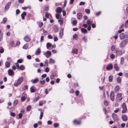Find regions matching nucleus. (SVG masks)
Returning <instances> with one entry per match:
<instances>
[{"instance_id":"obj_1","label":"nucleus","mask_w":128,"mask_h":128,"mask_svg":"<svg viewBox=\"0 0 128 128\" xmlns=\"http://www.w3.org/2000/svg\"><path fill=\"white\" fill-rule=\"evenodd\" d=\"M126 38L124 40L122 41L120 44V46L121 48H124L126 43L128 42V36L126 35Z\"/></svg>"},{"instance_id":"obj_2","label":"nucleus","mask_w":128,"mask_h":128,"mask_svg":"<svg viewBox=\"0 0 128 128\" xmlns=\"http://www.w3.org/2000/svg\"><path fill=\"white\" fill-rule=\"evenodd\" d=\"M125 50H122L120 49H116L115 51L116 56V57L120 56L124 54Z\"/></svg>"},{"instance_id":"obj_3","label":"nucleus","mask_w":128,"mask_h":128,"mask_svg":"<svg viewBox=\"0 0 128 128\" xmlns=\"http://www.w3.org/2000/svg\"><path fill=\"white\" fill-rule=\"evenodd\" d=\"M23 80V78L22 77H20L18 79L16 83V84H14V86H18V85H19L21 83Z\"/></svg>"},{"instance_id":"obj_4","label":"nucleus","mask_w":128,"mask_h":128,"mask_svg":"<svg viewBox=\"0 0 128 128\" xmlns=\"http://www.w3.org/2000/svg\"><path fill=\"white\" fill-rule=\"evenodd\" d=\"M44 54L45 55L47 58H49L51 56V52L49 50H47L46 52H44Z\"/></svg>"},{"instance_id":"obj_5","label":"nucleus","mask_w":128,"mask_h":128,"mask_svg":"<svg viewBox=\"0 0 128 128\" xmlns=\"http://www.w3.org/2000/svg\"><path fill=\"white\" fill-rule=\"evenodd\" d=\"M122 108L123 109V110L122 112V113H125L126 112L127 110V108L126 104L125 103H124L123 104L122 106Z\"/></svg>"},{"instance_id":"obj_6","label":"nucleus","mask_w":128,"mask_h":128,"mask_svg":"<svg viewBox=\"0 0 128 128\" xmlns=\"http://www.w3.org/2000/svg\"><path fill=\"white\" fill-rule=\"evenodd\" d=\"M11 4V2H8L4 8V10L7 11L9 8Z\"/></svg>"},{"instance_id":"obj_7","label":"nucleus","mask_w":128,"mask_h":128,"mask_svg":"<svg viewBox=\"0 0 128 128\" xmlns=\"http://www.w3.org/2000/svg\"><path fill=\"white\" fill-rule=\"evenodd\" d=\"M110 100L112 101H113L114 99V92L113 91H112L110 94Z\"/></svg>"},{"instance_id":"obj_8","label":"nucleus","mask_w":128,"mask_h":128,"mask_svg":"<svg viewBox=\"0 0 128 128\" xmlns=\"http://www.w3.org/2000/svg\"><path fill=\"white\" fill-rule=\"evenodd\" d=\"M122 95L121 93H118L117 95L116 98L118 99V101H120L122 100Z\"/></svg>"},{"instance_id":"obj_9","label":"nucleus","mask_w":128,"mask_h":128,"mask_svg":"<svg viewBox=\"0 0 128 128\" xmlns=\"http://www.w3.org/2000/svg\"><path fill=\"white\" fill-rule=\"evenodd\" d=\"M112 116L113 119L115 120H118V118L117 115L113 113L112 114Z\"/></svg>"},{"instance_id":"obj_10","label":"nucleus","mask_w":128,"mask_h":128,"mask_svg":"<svg viewBox=\"0 0 128 128\" xmlns=\"http://www.w3.org/2000/svg\"><path fill=\"white\" fill-rule=\"evenodd\" d=\"M122 117L123 120L124 121H126L127 120V116L126 115H122Z\"/></svg>"},{"instance_id":"obj_11","label":"nucleus","mask_w":128,"mask_h":128,"mask_svg":"<svg viewBox=\"0 0 128 128\" xmlns=\"http://www.w3.org/2000/svg\"><path fill=\"white\" fill-rule=\"evenodd\" d=\"M62 9L60 7H58L56 10V12L58 13H60L62 12Z\"/></svg>"},{"instance_id":"obj_12","label":"nucleus","mask_w":128,"mask_h":128,"mask_svg":"<svg viewBox=\"0 0 128 128\" xmlns=\"http://www.w3.org/2000/svg\"><path fill=\"white\" fill-rule=\"evenodd\" d=\"M126 35H125L123 33H121L120 35V39L122 40L124 38H126Z\"/></svg>"},{"instance_id":"obj_13","label":"nucleus","mask_w":128,"mask_h":128,"mask_svg":"<svg viewBox=\"0 0 128 128\" xmlns=\"http://www.w3.org/2000/svg\"><path fill=\"white\" fill-rule=\"evenodd\" d=\"M112 67L113 66L112 64H110L107 65L106 67V69L108 70H109L112 69Z\"/></svg>"},{"instance_id":"obj_14","label":"nucleus","mask_w":128,"mask_h":128,"mask_svg":"<svg viewBox=\"0 0 128 128\" xmlns=\"http://www.w3.org/2000/svg\"><path fill=\"white\" fill-rule=\"evenodd\" d=\"M8 72L9 76H11L14 74V72L11 69H10L8 70Z\"/></svg>"},{"instance_id":"obj_15","label":"nucleus","mask_w":128,"mask_h":128,"mask_svg":"<svg viewBox=\"0 0 128 128\" xmlns=\"http://www.w3.org/2000/svg\"><path fill=\"white\" fill-rule=\"evenodd\" d=\"M64 29L63 28H61L60 32L59 33V36L60 38H61L63 34Z\"/></svg>"},{"instance_id":"obj_16","label":"nucleus","mask_w":128,"mask_h":128,"mask_svg":"<svg viewBox=\"0 0 128 128\" xmlns=\"http://www.w3.org/2000/svg\"><path fill=\"white\" fill-rule=\"evenodd\" d=\"M24 40L26 42H28L30 40V38L28 36H25L24 38Z\"/></svg>"},{"instance_id":"obj_17","label":"nucleus","mask_w":128,"mask_h":128,"mask_svg":"<svg viewBox=\"0 0 128 128\" xmlns=\"http://www.w3.org/2000/svg\"><path fill=\"white\" fill-rule=\"evenodd\" d=\"M77 18L78 19L80 20L82 18V15L81 13H79L77 15Z\"/></svg>"},{"instance_id":"obj_18","label":"nucleus","mask_w":128,"mask_h":128,"mask_svg":"<svg viewBox=\"0 0 128 128\" xmlns=\"http://www.w3.org/2000/svg\"><path fill=\"white\" fill-rule=\"evenodd\" d=\"M56 76V73L55 72H53L52 74L50 76V78L52 80L54 76Z\"/></svg>"},{"instance_id":"obj_19","label":"nucleus","mask_w":128,"mask_h":128,"mask_svg":"<svg viewBox=\"0 0 128 128\" xmlns=\"http://www.w3.org/2000/svg\"><path fill=\"white\" fill-rule=\"evenodd\" d=\"M40 52V48H38L36 51L35 54L36 55H38Z\"/></svg>"},{"instance_id":"obj_20","label":"nucleus","mask_w":128,"mask_h":128,"mask_svg":"<svg viewBox=\"0 0 128 128\" xmlns=\"http://www.w3.org/2000/svg\"><path fill=\"white\" fill-rule=\"evenodd\" d=\"M30 90L31 92H34L36 90V88L34 86H32L30 88Z\"/></svg>"},{"instance_id":"obj_21","label":"nucleus","mask_w":128,"mask_h":128,"mask_svg":"<svg viewBox=\"0 0 128 128\" xmlns=\"http://www.w3.org/2000/svg\"><path fill=\"white\" fill-rule=\"evenodd\" d=\"M26 13L25 12H23L21 14V16L22 20L24 19V16H26Z\"/></svg>"},{"instance_id":"obj_22","label":"nucleus","mask_w":128,"mask_h":128,"mask_svg":"<svg viewBox=\"0 0 128 128\" xmlns=\"http://www.w3.org/2000/svg\"><path fill=\"white\" fill-rule=\"evenodd\" d=\"M38 79L36 78L34 80H31V82L32 83H36L38 82Z\"/></svg>"},{"instance_id":"obj_23","label":"nucleus","mask_w":128,"mask_h":128,"mask_svg":"<svg viewBox=\"0 0 128 128\" xmlns=\"http://www.w3.org/2000/svg\"><path fill=\"white\" fill-rule=\"evenodd\" d=\"M46 102V101L44 100H42V101H40L39 102V106H42L43 104L45 103Z\"/></svg>"},{"instance_id":"obj_24","label":"nucleus","mask_w":128,"mask_h":128,"mask_svg":"<svg viewBox=\"0 0 128 128\" xmlns=\"http://www.w3.org/2000/svg\"><path fill=\"white\" fill-rule=\"evenodd\" d=\"M49 62L50 64H51L52 63H54L55 61V60H54L52 58H51L49 59Z\"/></svg>"},{"instance_id":"obj_25","label":"nucleus","mask_w":128,"mask_h":128,"mask_svg":"<svg viewBox=\"0 0 128 128\" xmlns=\"http://www.w3.org/2000/svg\"><path fill=\"white\" fill-rule=\"evenodd\" d=\"M114 68L117 71H118L119 70V67H118V64H115L114 66Z\"/></svg>"},{"instance_id":"obj_26","label":"nucleus","mask_w":128,"mask_h":128,"mask_svg":"<svg viewBox=\"0 0 128 128\" xmlns=\"http://www.w3.org/2000/svg\"><path fill=\"white\" fill-rule=\"evenodd\" d=\"M81 31L84 34H86L87 33V31L86 29L82 28L81 29Z\"/></svg>"},{"instance_id":"obj_27","label":"nucleus","mask_w":128,"mask_h":128,"mask_svg":"<svg viewBox=\"0 0 128 128\" xmlns=\"http://www.w3.org/2000/svg\"><path fill=\"white\" fill-rule=\"evenodd\" d=\"M72 52L73 54H77L78 52V50L76 48H74L72 50Z\"/></svg>"},{"instance_id":"obj_28","label":"nucleus","mask_w":128,"mask_h":128,"mask_svg":"<svg viewBox=\"0 0 128 128\" xmlns=\"http://www.w3.org/2000/svg\"><path fill=\"white\" fill-rule=\"evenodd\" d=\"M52 44L50 42H48L46 44V48L47 49H49V48L52 46Z\"/></svg>"},{"instance_id":"obj_29","label":"nucleus","mask_w":128,"mask_h":128,"mask_svg":"<svg viewBox=\"0 0 128 128\" xmlns=\"http://www.w3.org/2000/svg\"><path fill=\"white\" fill-rule=\"evenodd\" d=\"M86 23L88 26H91L92 24V22L89 20H88L87 21Z\"/></svg>"},{"instance_id":"obj_30","label":"nucleus","mask_w":128,"mask_h":128,"mask_svg":"<svg viewBox=\"0 0 128 128\" xmlns=\"http://www.w3.org/2000/svg\"><path fill=\"white\" fill-rule=\"evenodd\" d=\"M73 38L74 40H76L78 38V36L76 34H74L73 37Z\"/></svg>"},{"instance_id":"obj_31","label":"nucleus","mask_w":128,"mask_h":128,"mask_svg":"<svg viewBox=\"0 0 128 128\" xmlns=\"http://www.w3.org/2000/svg\"><path fill=\"white\" fill-rule=\"evenodd\" d=\"M7 21V18H3L2 22H1L2 24H5Z\"/></svg>"},{"instance_id":"obj_32","label":"nucleus","mask_w":128,"mask_h":128,"mask_svg":"<svg viewBox=\"0 0 128 128\" xmlns=\"http://www.w3.org/2000/svg\"><path fill=\"white\" fill-rule=\"evenodd\" d=\"M113 77L112 75L108 77V80L109 82H111L112 81Z\"/></svg>"},{"instance_id":"obj_33","label":"nucleus","mask_w":128,"mask_h":128,"mask_svg":"<svg viewBox=\"0 0 128 128\" xmlns=\"http://www.w3.org/2000/svg\"><path fill=\"white\" fill-rule=\"evenodd\" d=\"M46 82V81L44 80H43V79L42 78L40 80V83L42 84H44Z\"/></svg>"},{"instance_id":"obj_34","label":"nucleus","mask_w":128,"mask_h":128,"mask_svg":"<svg viewBox=\"0 0 128 128\" xmlns=\"http://www.w3.org/2000/svg\"><path fill=\"white\" fill-rule=\"evenodd\" d=\"M19 68L21 70H24L25 67L23 65H21L19 67Z\"/></svg>"},{"instance_id":"obj_35","label":"nucleus","mask_w":128,"mask_h":128,"mask_svg":"<svg viewBox=\"0 0 128 128\" xmlns=\"http://www.w3.org/2000/svg\"><path fill=\"white\" fill-rule=\"evenodd\" d=\"M124 58L122 57L121 58V60H120V64H122L124 62Z\"/></svg>"},{"instance_id":"obj_36","label":"nucleus","mask_w":128,"mask_h":128,"mask_svg":"<svg viewBox=\"0 0 128 128\" xmlns=\"http://www.w3.org/2000/svg\"><path fill=\"white\" fill-rule=\"evenodd\" d=\"M5 66L7 68H9L10 66V63L9 62H6L5 63Z\"/></svg>"},{"instance_id":"obj_37","label":"nucleus","mask_w":128,"mask_h":128,"mask_svg":"<svg viewBox=\"0 0 128 128\" xmlns=\"http://www.w3.org/2000/svg\"><path fill=\"white\" fill-rule=\"evenodd\" d=\"M18 102V100H14L13 103V105L14 106H15L17 104Z\"/></svg>"},{"instance_id":"obj_38","label":"nucleus","mask_w":128,"mask_h":128,"mask_svg":"<svg viewBox=\"0 0 128 128\" xmlns=\"http://www.w3.org/2000/svg\"><path fill=\"white\" fill-rule=\"evenodd\" d=\"M39 96H38L37 97L35 98L33 100L34 102H35L39 99Z\"/></svg>"},{"instance_id":"obj_39","label":"nucleus","mask_w":128,"mask_h":128,"mask_svg":"<svg viewBox=\"0 0 128 128\" xmlns=\"http://www.w3.org/2000/svg\"><path fill=\"white\" fill-rule=\"evenodd\" d=\"M28 44H26L23 46V48L24 49H26L28 47Z\"/></svg>"},{"instance_id":"obj_40","label":"nucleus","mask_w":128,"mask_h":128,"mask_svg":"<svg viewBox=\"0 0 128 128\" xmlns=\"http://www.w3.org/2000/svg\"><path fill=\"white\" fill-rule=\"evenodd\" d=\"M119 90V87L118 86H116L115 88V92H117Z\"/></svg>"},{"instance_id":"obj_41","label":"nucleus","mask_w":128,"mask_h":128,"mask_svg":"<svg viewBox=\"0 0 128 128\" xmlns=\"http://www.w3.org/2000/svg\"><path fill=\"white\" fill-rule=\"evenodd\" d=\"M117 80L118 82L119 83H120L121 80V78L120 77H118L117 78Z\"/></svg>"},{"instance_id":"obj_42","label":"nucleus","mask_w":128,"mask_h":128,"mask_svg":"<svg viewBox=\"0 0 128 128\" xmlns=\"http://www.w3.org/2000/svg\"><path fill=\"white\" fill-rule=\"evenodd\" d=\"M85 11L88 14H89L90 12V10L88 9H86L85 10Z\"/></svg>"},{"instance_id":"obj_43","label":"nucleus","mask_w":128,"mask_h":128,"mask_svg":"<svg viewBox=\"0 0 128 128\" xmlns=\"http://www.w3.org/2000/svg\"><path fill=\"white\" fill-rule=\"evenodd\" d=\"M73 122L74 123L76 122L77 124H80V121H77L76 120H74Z\"/></svg>"},{"instance_id":"obj_44","label":"nucleus","mask_w":128,"mask_h":128,"mask_svg":"<svg viewBox=\"0 0 128 128\" xmlns=\"http://www.w3.org/2000/svg\"><path fill=\"white\" fill-rule=\"evenodd\" d=\"M44 66H47L48 65V61L46 59L44 62Z\"/></svg>"},{"instance_id":"obj_45","label":"nucleus","mask_w":128,"mask_h":128,"mask_svg":"<svg viewBox=\"0 0 128 128\" xmlns=\"http://www.w3.org/2000/svg\"><path fill=\"white\" fill-rule=\"evenodd\" d=\"M58 21L59 22L60 24V25H62L63 24V19H62L59 20Z\"/></svg>"},{"instance_id":"obj_46","label":"nucleus","mask_w":128,"mask_h":128,"mask_svg":"<svg viewBox=\"0 0 128 128\" xmlns=\"http://www.w3.org/2000/svg\"><path fill=\"white\" fill-rule=\"evenodd\" d=\"M115 48V46L114 45H113L111 48V50L112 51H113L114 50Z\"/></svg>"},{"instance_id":"obj_47","label":"nucleus","mask_w":128,"mask_h":128,"mask_svg":"<svg viewBox=\"0 0 128 128\" xmlns=\"http://www.w3.org/2000/svg\"><path fill=\"white\" fill-rule=\"evenodd\" d=\"M31 108V106L30 105H29L27 107L26 109V110L27 111H29Z\"/></svg>"},{"instance_id":"obj_48","label":"nucleus","mask_w":128,"mask_h":128,"mask_svg":"<svg viewBox=\"0 0 128 128\" xmlns=\"http://www.w3.org/2000/svg\"><path fill=\"white\" fill-rule=\"evenodd\" d=\"M83 40L84 41V42H86L87 41V38H86L85 36H84L82 38Z\"/></svg>"},{"instance_id":"obj_49","label":"nucleus","mask_w":128,"mask_h":128,"mask_svg":"<svg viewBox=\"0 0 128 128\" xmlns=\"http://www.w3.org/2000/svg\"><path fill=\"white\" fill-rule=\"evenodd\" d=\"M125 25L126 27H128V20L126 22Z\"/></svg>"},{"instance_id":"obj_50","label":"nucleus","mask_w":128,"mask_h":128,"mask_svg":"<svg viewBox=\"0 0 128 128\" xmlns=\"http://www.w3.org/2000/svg\"><path fill=\"white\" fill-rule=\"evenodd\" d=\"M43 112H41L40 117V119H42L43 116Z\"/></svg>"},{"instance_id":"obj_51","label":"nucleus","mask_w":128,"mask_h":128,"mask_svg":"<svg viewBox=\"0 0 128 128\" xmlns=\"http://www.w3.org/2000/svg\"><path fill=\"white\" fill-rule=\"evenodd\" d=\"M110 57L111 59H113L115 57V56L114 54H112L110 56Z\"/></svg>"},{"instance_id":"obj_52","label":"nucleus","mask_w":128,"mask_h":128,"mask_svg":"<svg viewBox=\"0 0 128 128\" xmlns=\"http://www.w3.org/2000/svg\"><path fill=\"white\" fill-rule=\"evenodd\" d=\"M4 50L3 48L0 47V53H2L4 52Z\"/></svg>"},{"instance_id":"obj_53","label":"nucleus","mask_w":128,"mask_h":128,"mask_svg":"<svg viewBox=\"0 0 128 128\" xmlns=\"http://www.w3.org/2000/svg\"><path fill=\"white\" fill-rule=\"evenodd\" d=\"M104 104L106 106H107L108 105V102L106 100H105L104 102Z\"/></svg>"},{"instance_id":"obj_54","label":"nucleus","mask_w":128,"mask_h":128,"mask_svg":"<svg viewBox=\"0 0 128 128\" xmlns=\"http://www.w3.org/2000/svg\"><path fill=\"white\" fill-rule=\"evenodd\" d=\"M47 74H44L42 75L41 76V77L42 78H45L47 76Z\"/></svg>"},{"instance_id":"obj_55","label":"nucleus","mask_w":128,"mask_h":128,"mask_svg":"<svg viewBox=\"0 0 128 128\" xmlns=\"http://www.w3.org/2000/svg\"><path fill=\"white\" fill-rule=\"evenodd\" d=\"M23 61V60L22 59L18 60H17V62L19 63H22Z\"/></svg>"},{"instance_id":"obj_56","label":"nucleus","mask_w":128,"mask_h":128,"mask_svg":"<svg viewBox=\"0 0 128 128\" xmlns=\"http://www.w3.org/2000/svg\"><path fill=\"white\" fill-rule=\"evenodd\" d=\"M85 4V3L84 2H80L79 5L80 6H81V5H84Z\"/></svg>"},{"instance_id":"obj_57","label":"nucleus","mask_w":128,"mask_h":128,"mask_svg":"<svg viewBox=\"0 0 128 128\" xmlns=\"http://www.w3.org/2000/svg\"><path fill=\"white\" fill-rule=\"evenodd\" d=\"M60 15L58 14H56V17L57 19H58L60 17Z\"/></svg>"},{"instance_id":"obj_58","label":"nucleus","mask_w":128,"mask_h":128,"mask_svg":"<svg viewBox=\"0 0 128 128\" xmlns=\"http://www.w3.org/2000/svg\"><path fill=\"white\" fill-rule=\"evenodd\" d=\"M77 21L76 20H74L72 21V24L74 25H76L77 24Z\"/></svg>"},{"instance_id":"obj_59","label":"nucleus","mask_w":128,"mask_h":128,"mask_svg":"<svg viewBox=\"0 0 128 128\" xmlns=\"http://www.w3.org/2000/svg\"><path fill=\"white\" fill-rule=\"evenodd\" d=\"M38 25L39 27H41L43 25V23L41 22H39L38 24Z\"/></svg>"},{"instance_id":"obj_60","label":"nucleus","mask_w":128,"mask_h":128,"mask_svg":"<svg viewBox=\"0 0 128 128\" xmlns=\"http://www.w3.org/2000/svg\"><path fill=\"white\" fill-rule=\"evenodd\" d=\"M43 32L44 35H46L47 34V32L45 30H43Z\"/></svg>"},{"instance_id":"obj_61","label":"nucleus","mask_w":128,"mask_h":128,"mask_svg":"<svg viewBox=\"0 0 128 128\" xmlns=\"http://www.w3.org/2000/svg\"><path fill=\"white\" fill-rule=\"evenodd\" d=\"M10 115L12 116H15V114L14 112H11L10 113Z\"/></svg>"},{"instance_id":"obj_62","label":"nucleus","mask_w":128,"mask_h":128,"mask_svg":"<svg viewBox=\"0 0 128 128\" xmlns=\"http://www.w3.org/2000/svg\"><path fill=\"white\" fill-rule=\"evenodd\" d=\"M45 71L46 72H48L49 71V68L48 67L46 68L45 69Z\"/></svg>"},{"instance_id":"obj_63","label":"nucleus","mask_w":128,"mask_h":128,"mask_svg":"<svg viewBox=\"0 0 128 128\" xmlns=\"http://www.w3.org/2000/svg\"><path fill=\"white\" fill-rule=\"evenodd\" d=\"M26 99V98L24 96H22L21 97V100L22 101H24Z\"/></svg>"},{"instance_id":"obj_64","label":"nucleus","mask_w":128,"mask_h":128,"mask_svg":"<svg viewBox=\"0 0 128 128\" xmlns=\"http://www.w3.org/2000/svg\"><path fill=\"white\" fill-rule=\"evenodd\" d=\"M48 39H52L53 38V37L51 35L49 34L48 36Z\"/></svg>"}]
</instances>
